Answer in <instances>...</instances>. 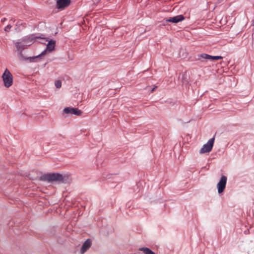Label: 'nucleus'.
<instances>
[{"label":"nucleus","instance_id":"9b49d317","mask_svg":"<svg viewBox=\"0 0 254 254\" xmlns=\"http://www.w3.org/2000/svg\"><path fill=\"white\" fill-rule=\"evenodd\" d=\"M36 38H38V37H34L33 35H31L23 39V42H24L26 46H30L34 42Z\"/></svg>","mask_w":254,"mask_h":254},{"label":"nucleus","instance_id":"f3484780","mask_svg":"<svg viewBox=\"0 0 254 254\" xmlns=\"http://www.w3.org/2000/svg\"><path fill=\"white\" fill-rule=\"evenodd\" d=\"M6 20V18H3L1 19V22H4Z\"/></svg>","mask_w":254,"mask_h":254},{"label":"nucleus","instance_id":"dca6fc26","mask_svg":"<svg viewBox=\"0 0 254 254\" xmlns=\"http://www.w3.org/2000/svg\"><path fill=\"white\" fill-rule=\"evenodd\" d=\"M11 27H12V26L10 24H8L4 28V31L5 32H8Z\"/></svg>","mask_w":254,"mask_h":254},{"label":"nucleus","instance_id":"f8f14e48","mask_svg":"<svg viewBox=\"0 0 254 254\" xmlns=\"http://www.w3.org/2000/svg\"><path fill=\"white\" fill-rule=\"evenodd\" d=\"M15 47L17 49V50L18 51H19V55L20 56H22V51L24 49V47L26 45L23 42V41L22 42H17L15 43Z\"/></svg>","mask_w":254,"mask_h":254},{"label":"nucleus","instance_id":"9d476101","mask_svg":"<svg viewBox=\"0 0 254 254\" xmlns=\"http://www.w3.org/2000/svg\"><path fill=\"white\" fill-rule=\"evenodd\" d=\"M91 246V241L87 239L82 245L81 248V253L84 254Z\"/></svg>","mask_w":254,"mask_h":254},{"label":"nucleus","instance_id":"39448f33","mask_svg":"<svg viewBox=\"0 0 254 254\" xmlns=\"http://www.w3.org/2000/svg\"><path fill=\"white\" fill-rule=\"evenodd\" d=\"M64 112L65 114H70L76 116H80L82 114V112L78 109L70 107L65 108L64 110Z\"/></svg>","mask_w":254,"mask_h":254},{"label":"nucleus","instance_id":"f03ea898","mask_svg":"<svg viewBox=\"0 0 254 254\" xmlns=\"http://www.w3.org/2000/svg\"><path fill=\"white\" fill-rule=\"evenodd\" d=\"M2 80L5 87L8 88L13 83L12 75L10 71L6 69L2 76Z\"/></svg>","mask_w":254,"mask_h":254},{"label":"nucleus","instance_id":"f257e3e1","mask_svg":"<svg viewBox=\"0 0 254 254\" xmlns=\"http://www.w3.org/2000/svg\"><path fill=\"white\" fill-rule=\"evenodd\" d=\"M40 180L41 181H47L48 182H63L64 176L62 174L58 173L47 174L42 175L40 177Z\"/></svg>","mask_w":254,"mask_h":254},{"label":"nucleus","instance_id":"423d86ee","mask_svg":"<svg viewBox=\"0 0 254 254\" xmlns=\"http://www.w3.org/2000/svg\"><path fill=\"white\" fill-rule=\"evenodd\" d=\"M70 3V0H57V7L60 9H64Z\"/></svg>","mask_w":254,"mask_h":254},{"label":"nucleus","instance_id":"4468645a","mask_svg":"<svg viewBox=\"0 0 254 254\" xmlns=\"http://www.w3.org/2000/svg\"><path fill=\"white\" fill-rule=\"evenodd\" d=\"M25 24L23 23L21 21H18L15 24V30L17 31H20V26H23V27H25Z\"/></svg>","mask_w":254,"mask_h":254},{"label":"nucleus","instance_id":"1a4fd4ad","mask_svg":"<svg viewBox=\"0 0 254 254\" xmlns=\"http://www.w3.org/2000/svg\"><path fill=\"white\" fill-rule=\"evenodd\" d=\"M199 57H201L203 59L206 60H210L211 61L213 60H219L223 59V57L221 56H212L206 54H202Z\"/></svg>","mask_w":254,"mask_h":254},{"label":"nucleus","instance_id":"2eb2a0df","mask_svg":"<svg viewBox=\"0 0 254 254\" xmlns=\"http://www.w3.org/2000/svg\"><path fill=\"white\" fill-rule=\"evenodd\" d=\"M55 85L57 88H60L62 86V82L61 80H56L55 82Z\"/></svg>","mask_w":254,"mask_h":254},{"label":"nucleus","instance_id":"ddd939ff","mask_svg":"<svg viewBox=\"0 0 254 254\" xmlns=\"http://www.w3.org/2000/svg\"><path fill=\"white\" fill-rule=\"evenodd\" d=\"M139 250L143 251L144 254H155L153 251L147 248H142Z\"/></svg>","mask_w":254,"mask_h":254},{"label":"nucleus","instance_id":"a211bd4d","mask_svg":"<svg viewBox=\"0 0 254 254\" xmlns=\"http://www.w3.org/2000/svg\"><path fill=\"white\" fill-rule=\"evenodd\" d=\"M156 87H155L153 88L151 90V92H153L154 91L155 88Z\"/></svg>","mask_w":254,"mask_h":254},{"label":"nucleus","instance_id":"0eeeda50","mask_svg":"<svg viewBox=\"0 0 254 254\" xmlns=\"http://www.w3.org/2000/svg\"><path fill=\"white\" fill-rule=\"evenodd\" d=\"M56 45V41L54 40H50L48 42L46 50L44 51L40 55H45L47 51L51 52L54 50Z\"/></svg>","mask_w":254,"mask_h":254},{"label":"nucleus","instance_id":"7ed1b4c3","mask_svg":"<svg viewBox=\"0 0 254 254\" xmlns=\"http://www.w3.org/2000/svg\"><path fill=\"white\" fill-rule=\"evenodd\" d=\"M214 140V137L210 139L206 144L203 145L202 147L200 149L199 151V153L200 154H203L205 153L210 152L212 149Z\"/></svg>","mask_w":254,"mask_h":254},{"label":"nucleus","instance_id":"6e6552de","mask_svg":"<svg viewBox=\"0 0 254 254\" xmlns=\"http://www.w3.org/2000/svg\"><path fill=\"white\" fill-rule=\"evenodd\" d=\"M184 19L185 18L183 15H179L166 19V21L176 23L183 21Z\"/></svg>","mask_w":254,"mask_h":254},{"label":"nucleus","instance_id":"20e7f679","mask_svg":"<svg viewBox=\"0 0 254 254\" xmlns=\"http://www.w3.org/2000/svg\"><path fill=\"white\" fill-rule=\"evenodd\" d=\"M227 180V179L226 176H222L221 177L220 180L217 185V188L218 189L219 193H221L224 191L226 187Z\"/></svg>","mask_w":254,"mask_h":254}]
</instances>
